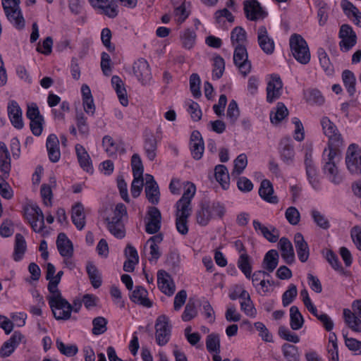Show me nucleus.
I'll list each match as a JSON object with an SVG mask.
<instances>
[{"label":"nucleus","mask_w":361,"mask_h":361,"mask_svg":"<svg viewBox=\"0 0 361 361\" xmlns=\"http://www.w3.org/2000/svg\"><path fill=\"white\" fill-rule=\"evenodd\" d=\"M320 123L324 133L329 138L328 147L324 149V154L328 158L341 157L343 140L336 126L326 116L322 117Z\"/></svg>","instance_id":"1"},{"label":"nucleus","mask_w":361,"mask_h":361,"mask_svg":"<svg viewBox=\"0 0 361 361\" xmlns=\"http://www.w3.org/2000/svg\"><path fill=\"white\" fill-rule=\"evenodd\" d=\"M63 274V271H59L56 276H54V279L49 282L47 286V289L50 293L49 295L47 296V300L51 309H61V308H68V310L66 312H63V317H68V314L70 311V302L63 298L61 295V293L58 288V285L61 281V277Z\"/></svg>","instance_id":"2"},{"label":"nucleus","mask_w":361,"mask_h":361,"mask_svg":"<svg viewBox=\"0 0 361 361\" xmlns=\"http://www.w3.org/2000/svg\"><path fill=\"white\" fill-rule=\"evenodd\" d=\"M126 214V207L123 203H119L116 206L113 216L106 219L108 230L117 238L121 239L125 237L126 231L122 218Z\"/></svg>","instance_id":"3"},{"label":"nucleus","mask_w":361,"mask_h":361,"mask_svg":"<svg viewBox=\"0 0 361 361\" xmlns=\"http://www.w3.org/2000/svg\"><path fill=\"white\" fill-rule=\"evenodd\" d=\"M290 47L293 57L302 64L310 60V52L305 39L300 35L293 34L290 38Z\"/></svg>","instance_id":"4"},{"label":"nucleus","mask_w":361,"mask_h":361,"mask_svg":"<svg viewBox=\"0 0 361 361\" xmlns=\"http://www.w3.org/2000/svg\"><path fill=\"white\" fill-rule=\"evenodd\" d=\"M19 0H2V6L8 20L18 29L25 26V20L19 8Z\"/></svg>","instance_id":"5"},{"label":"nucleus","mask_w":361,"mask_h":361,"mask_svg":"<svg viewBox=\"0 0 361 361\" xmlns=\"http://www.w3.org/2000/svg\"><path fill=\"white\" fill-rule=\"evenodd\" d=\"M155 330L157 343L160 346L168 343L171 334V325L167 316L162 314L157 317L155 322Z\"/></svg>","instance_id":"6"},{"label":"nucleus","mask_w":361,"mask_h":361,"mask_svg":"<svg viewBox=\"0 0 361 361\" xmlns=\"http://www.w3.org/2000/svg\"><path fill=\"white\" fill-rule=\"evenodd\" d=\"M233 61L243 77L247 76L250 73L252 65L248 60L246 47H234Z\"/></svg>","instance_id":"7"},{"label":"nucleus","mask_w":361,"mask_h":361,"mask_svg":"<svg viewBox=\"0 0 361 361\" xmlns=\"http://www.w3.org/2000/svg\"><path fill=\"white\" fill-rule=\"evenodd\" d=\"M283 82L280 76L277 74H272L267 80V101L273 103L278 99L281 94Z\"/></svg>","instance_id":"8"},{"label":"nucleus","mask_w":361,"mask_h":361,"mask_svg":"<svg viewBox=\"0 0 361 361\" xmlns=\"http://www.w3.org/2000/svg\"><path fill=\"white\" fill-rule=\"evenodd\" d=\"M32 230L36 233L42 232L44 228V216L38 205L34 204L25 214Z\"/></svg>","instance_id":"9"},{"label":"nucleus","mask_w":361,"mask_h":361,"mask_svg":"<svg viewBox=\"0 0 361 361\" xmlns=\"http://www.w3.org/2000/svg\"><path fill=\"white\" fill-rule=\"evenodd\" d=\"M341 49L343 51H349L357 42V36L353 28L348 25H343L339 31Z\"/></svg>","instance_id":"10"},{"label":"nucleus","mask_w":361,"mask_h":361,"mask_svg":"<svg viewBox=\"0 0 361 361\" xmlns=\"http://www.w3.org/2000/svg\"><path fill=\"white\" fill-rule=\"evenodd\" d=\"M133 71L136 78L142 85L147 84L152 79L149 65L144 59H140L133 63Z\"/></svg>","instance_id":"11"},{"label":"nucleus","mask_w":361,"mask_h":361,"mask_svg":"<svg viewBox=\"0 0 361 361\" xmlns=\"http://www.w3.org/2000/svg\"><path fill=\"white\" fill-rule=\"evenodd\" d=\"M161 214L155 207H149L147 211V221L145 231L149 234H154L161 228Z\"/></svg>","instance_id":"12"},{"label":"nucleus","mask_w":361,"mask_h":361,"mask_svg":"<svg viewBox=\"0 0 361 361\" xmlns=\"http://www.w3.org/2000/svg\"><path fill=\"white\" fill-rule=\"evenodd\" d=\"M89 2L100 13L109 18H113L118 15V8L113 0H89Z\"/></svg>","instance_id":"13"},{"label":"nucleus","mask_w":361,"mask_h":361,"mask_svg":"<svg viewBox=\"0 0 361 361\" xmlns=\"http://www.w3.org/2000/svg\"><path fill=\"white\" fill-rule=\"evenodd\" d=\"M257 41L259 47L267 54H271L275 48L274 39L269 35L267 28L260 26L257 30Z\"/></svg>","instance_id":"14"},{"label":"nucleus","mask_w":361,"mask_h":361,"mask_svg":"<svg viewBox=\"0 0 361 361\" xmlns=\"http://www.w3.org/2000/svg\"><path fill=\"white\" fill-rule=\"evenodd\" d=\"M102 147L109 156H123L125 149L123 144L115 141L110 135H105L102 139Z\"/></svg>","instance_id":"15"},{"label":"nucleus","mask_w":361,"mask_h":361,"mask_svg":"<svg viewBox=\"0 0 361 361\" xmlns=\"http://www.w3.org/2000/svg\"><path fill=\"white\" fill-rule=\"evenodd\" d=\"M244 9L246 17L250 20H262L267 16V13L256 0L246 1L244 5Z\"/></svg>","instance_id":"16"},{"label":"nucleus","mask_w":361,"mask_h":361,"mask_svg":"<svg viewBox=\"0 0 361 361\" xmlns=\"http://www.w3.org/2000/svg\"><path fill=\"white\" fill-rule=\"evenodd\" d=\"M157 283L159 290L165 295L171 296L176 290L175 284L171 279V276L164 270L157 272Z\"/></svg>","instance_id":"17"},{"label":"nucleus","mask_w":361,"mask_h":361,"mask_svg":"<svg viewBox=\"0 0 361 361\" xmlns=\"http://www.w3.org/2000/svg\"><path fill=\"white\" fill-rule=\"evenodd\" d=\"M191 209L183 208H176V227L179 233L185 235L188 234V218L191 214Z\"/></svg>","instance_id":"18"},{"label":"nucleus","mask_w":361,"mask_h":361,"mask_svg":"<svg viewBox=\"0 0 361 361\" xmlns=\"http://www.w3.org/2000/svg\"><path fill=\"white\" fill-rule=\"evenodd\" d=\"M24 338L23 335L19 331H15L11 338L4 342L0 348V356L6 357L10 356L21 343Z\"/></svg>","instance_id":"19"},{"label":"nucleus","mask_w":361,"mask_h":361,"mask_svg":"<svg viewBox=\"0 0 361 361\" xmlns=\"http://www.w3.org/2000/svg\"><path fill=\"white\" fill-rule=\"evenodd\" d=\"M22 114V110L16 101H11L8 105V118L13 126L18 130L24 126Z\"/></svg>","instance_id":"20"},{"label":"nucleus","mask_w":361,"mask_h":361,"mask_svg":"<svg viewBox=\"0 0 361 361\" xmlns=\"http://www.w3.org/2000/svg\"><path fill=\"white\" fill-rule=\"evenodd\" d=\"M294 243L299 260L301 262H307L310 256V249L302 233H297L295 234Z\"/></svg>","instance_id":"21"},{"label":"nucleus","mask_w":361,"mask_h":361,"mask_svg":"<svg viewBox=\"0 0 361 361\" xmlns=\"http://www.w3.org/2000/svg\"><path fill=\"white\" fill-rule=\"evenodd\" d=\"M81 96L85 112L90 116H93L94 114L96 107L91 90L86 84H83L81 87Z\"/></svg>","instance_id":"22"},{"label":"nucleus","mask_w":361,"mask_h":361,"mask_svg":"<svg viewBox=\"0 0 361 361\" xmlns=\"http://www.w3.org/2000/svg\"><path fill=\"white\" fill-rule=\"evenodd\" d=\"M56 247L60 255L63 257H72L73 246L72 242L64 233H60L56 239Z\"/></svg>","instance_id":"23"},{"label":"nucleus","mask_w":361,"mask_h":361,"mask_svg":"<svg viewBox=\"0 0 361 361\" xmlns=\"http://www.w3.org/2000/svg\"><path fill=\"white\" fill-rule=\"evenodd\" d=\"M324 173L329 180L335 185L340 184L343 180V177L339 172L337 164L334 159H329L323 167Z\"/></svg>","instance_id":"24"},{"label":"nucleus","mask_w":361,"mask_h":361,"mask_svg":"<svg viewBox=\"0 0 361 361\" xmlns=\"http://www.w3.org/2000/svg\"><path fill=\"white\" fill-rule=\"evenodd\" d=\"M190 148L193 158H202L204 145L201 134L195 130L190 136Z\"/></svg>","instance_id":"25"},{"label":"nucleus","mask_w":361,"mask_h":361,"mask_svg":"<svg viewBox=\"0 0 361 361\" xmlns=\"http://www.w3.org/2000/svg\"><path fill=\"white\" fill-rule=\"evenodd\" d=\"M111 85L117 94L121 104L123 106H127L128 105V99L124 82L119 76L113 75L111 78Z\"/></svg>","instance_id":"26"},{"label":"nucleus","mask_w":361,"mask_h":361,"mask_svg":"<svg viewBox=\"0 0 361 361\" xmlns=\"http://www.w3.org/2000/svg\"><path fill=\"white\" fill-rule=\"evenodd\" d=\"M190 12V4L183 1L180 4L174 6L172 18L178 25H181L189 17Z\"/></svg>","instance_id":"27"},{"label":"nucleus","mask_w":361,"mask_h":361,"mask_svg":"<svg viewBox=\"0 0 361 361\" xmlns=\"http://www.w3.org/2000/svg\"><path fill=\"white\" fill-rule=\"evenodd\" d=\"M214 16L216 27L223 30H227L234 21V16L227 8L217 11Z\"/></svg>","instance_id":"28"},{"label":"nucleus","mask_w":361,"mask_h":361,"mask_svg":"<svg viewBox=\"0 0 361 361\" xmlns=\"http://www.w3.org/2000/svg\"><path fill=\"white\" fill-rule=\"evenodd\" d=\"M145 192L148 201L152 204H157L159 202L160 192L158 184L154 180L152 176H149Z\"/></svg>","instance_id":"29"},{"label":"nucleus","mask_w":361,"mask_h":361,"mask_svg":"<svg viewBox=\"0 0 361 361\" xmlns=\"http://www.w3.org/2000/svg\"><path fill=\"white\" fill-rule=\"evenodd\" d=\"M147 290L144 287L138 286L132 292L130 298L133 302L149 308L152 306V302L147 298Z\"/></svg>","instance_id":"30"},{"label":"nucleus","mask_w":361,"mask_h":361,"mask_svg":"<svg viewBox=\"0 0 361 361\" xmlns=\"http://www.w3.org/2000/svg\"><path fill=\"white\" fill-rule=\"evenodd\" d=\"M253 227L256 231H260L262 235L269 242L275 243L279 240V231L274 227L270 228L262 225L259 221H253Z\"/></svg>","instance_id":"31"},{"label":"nucleus","mask_w":361,"mask_h":361,"mask_svg":"<svg viewBox=\"0 0 361 361\" xmlns=\"http://www.w3.org/2000/svg\"><path fill=\"white\" fill-rule=\"evenodd\" d=\"M188 188L185 190L182 197L176 204V208H185V209H191V200L193 198L195 192L196 187L195 184L192 183H188Z\"/></svg>","instance_id":"32"},{"label":"nucleus","mask_w":361,"mask_h":361,"mask_svg":"<svg viewBox=\"0 0 361 361\" xmlns=\"http://www.w3.org/2000/svg\"><path fill=\"white\" fill-rule=\"evenodd\" d=\"M279 245L281 251V257L286 263L290 264L295 261V253L290 241L286 238L279 240Z\"/></svg>","instance_id":"33"},{"label":"nucleus","mask_w":361,"mask_h":361,"mask_svg":"<svg viewBox=\"0 0 361 361\" xmlns=\"http://www.w3.org/2000/svg\"><path fill=\"white\" fill-rule=\"evenodd\" d=\"M273 193L274 188L271 183L267 179L263 180L259 188V196L267 202L276 204L279 200L276 196L273 195Z\"/></svg>","instance_id":"34"},{"label":"nucleus","mask_w":361,"mask_h":361,"mask_svg":"<svg viewBox=\"0 0 361 361\" xmlns=\"http://www.w3.org/2000/svg\"><path fill=\"white\" fill-rule=\"evenodd\" d=\"M71 219L78 230L83 229L85 226V215L82 203L78 202L72 207Z\"/></svg>","instance_id":"35"},{"label":"nucleus","mask_w":361,"mask_h":361,"mask_svg":"<svg viewBox=\"0 0 361 361\" xmlns=\"http://www.w3.org/2000/svg\"><path fill=\"white\" fill-rule=\"evenodd\" d=\"M279 264V253L276 250L268 251L263 259L262 267L263 271H266L269 274L274 271Z\"/></svg>","instance_id":"36"},{"label":"nucleus","mask_w":361,"mask_h":361,"mask_svg":"<svg viewBox=\"0 0 361 361\" xmlns=\"http://www.w3.org/2000/svg\"><path fill=\"white\" fill-rule=\"evenodd\" d=\"M288 115V110L281 102H279L276 106L270 112V121L272 124L278 125Z\"/></svg>","instance_id":"37"},{"label":"nucleus","mask_w":361,"mask_h":361,"mask_svg":"<svg viewBox=\"0 0 361 361\" xmlns=\"http://www.w3.org/2000/svg\"><path fill=\"white\" fill-rule=\"evenodd\" d=\"M343 317L345 322L351 330L361 332V319L359 316L348 309H344Z\"/></svg>","instance_id":"38"},{"label":"nucleus","mask_w":361,"mask_h":361,"mask_svg":"<svg viewBox=\"0 0 361 361\" xmlns=\"http://www.w3.org/2000/svg\"><path fill=\"white\" fill-rule=\"evenodd\" d=\"M212 219V211L208 202H202L200 209L196 212L197 223L202 226H207Z\"/></svg>","instance_id":"39"},{"label":"nucleus","mask_w":361,"mask_h":361,"mask_svg":"<svg viewBox=\"0 0 361 361\" xmlns=\"http://www.w3.org/2000/svg\"><path fill=\"white\" fill-rule=\"evenodd\" d=\"M231 40L233 47H246L247 33L242 27H235L231 32Z\"/></svg>","instance_id":"40"},{"label":"nucleus","mask_w":361,"mask_h":361,"mask_svg":"<svg viewBox=\"0 0 361 361\" xmlns=\"http://www.w3.org/2000/svg\"><path fill=\"white\" fill-rule=\"evenodd\" d=\"M26 249V241L23 235L20 233H16L15 236L14 252L13 256V259L16 262H18L22 259Z\"/></svg>","instance_id":"41"},{"label":"nucleus","mask_w":361,"mask_h":361,"mask_svg":"<svg viewBox=\"0 0 361 361\" xmlns=\"http://www.w3.org/2000/svg\"><path fill=\"white\" fill-rule=\"evenodd\" d=\"M215 178L221 185L222 188L226 190L230 185V176L227 168L224 165H218L215 167Z\"/></svg>","instance_id":"42"},{"label":"nucleus","mask_w":361,"mask_h":361,"mask_svg":"<svg viewBox=\"0 0 361 361\" xmlns=\"http://www.w3.org/2000/svg\"><path fill=\"white\" fill-rule=\"evenodd\" d=\"M180 40L183 48L190 49L195 44L196 33L192 29H185L180 33Z\"/></svg>","instance_id":"43"},{"label":"nucleus","mask_w":361,"mask_h":361,"mask_svg":"<svg viewBox=\"0 0 361 361\" xmlns=\"http://www.w3.org/2000/svg\"><path fill=\"white\" fill-rule=\"evenodd\" d=\"M46 146L49 158H59V141L56 135L51 134L47 137Z\"/></svg>","instance_id":"44"},{"label":"nucleus","mask_w":361,"mask_h":361,"mask_svg":"<svg viewBox=\"0 0 361 361\" xmlns=\"http://www.w3.org/2000/svg\"><path fill=\"white\" fill-rule=\"evenodd\" d=\"M82 301H80L79 300H75L73 301V304L71 305L70 303L71 310L69 311L68 317H63V312H66L68 310V308H61V309H51V311L53 312L54 317L56 320H68L71 318V312L73 311L75 312H78L82 307Z\"/></svg>","instance_id":"45"},{"label":"nucleus","mask_w":361,"mask_h":361,"mask_svg":"<svg viewBox=\"0 0 361 361\" xmlns=\"http://www.w3.org/2000/svg\"><path fill=\"white\" fill-rule=\"evenodd\" d=\"M304 324V318L297 306L290 308V326L293 330H299Z\"/></svg>","instance_id":"46"},{"label":"nucleus","mask_w":361,"mask_h":361,"mask_svg":"<svg viewBox=\"0 0 361 361\" xmlns=\"http://www.w3.org/2000/svg\"><path fill=\"white\" fill-rule=\"evenodd\" d=\"M306 173L310 183L315 189L319 188V180L317 178V172L312 159H305Z\"/></svg>","instance_id":"47"},{"label":"nucleus","mask_w":361,"mask_h":361,"mask_svg":"<svg viewBox=\"0 0 361 361\" xmlns=\"http://www.w3.org/2000/svg\"><path fill=\"white\" fill-rule=\"evenodd\" d=\"M342 80L348 94L351 96L353 95L355 92L356 82L354 73L349 70H345L342 73Z\"/></svg>","instance_id":"48"},{"label":"nucleus","mask_w":361,"mask_h":361,"mask_svg":"<svg viewBox=\"0 0 361 361\" xmlns=\"http://www.w3.org/2000/svg\"><path fill=\"white\" fill-rule=\"evenodd\" d=\"M206 348L208 352L216 354L220 353V336L219 334L212 333L209 334L206 338Z\"/></svg>","instance_id":"49"},{"label":"nucleus","mask_w":361,"mask_h":361,"mask_svg":"<svg viewBox=\"0 0 361 361\" xmlns=\"http://www.w3.org/2000/svg\"><path fill=\"white\" fill-rule=\"evenodd\" d=\"M238 267L245 274L246 278H250L252 266L250 262V257L247 252H243L240 254L238 260Z\"/></svg>","instance_id":"50"},{"label":"nucleus","mask_w":361,"mask_h":361,"mask_svg":"<svg viewBox=\"0 0 361 361\" xmlns=\"http://www.w3.org/2000/svg\"><path fill=\"white\" fill-rule=\"evenodd\" d=\"M281 350L287 361H300V353L298 347L295 345L284 343Z\"/></svg>","instance_id":"51"},{"label":"nucleus","mask_w":361,"mask_h":361,"mask_svg":"<svg viewBox=\"0 0 361 361\" xmlns=\"http://www.w3.org/2000/svg\"><path fill=\"white\" fill-rule=\"evenodd\" d=\"M317 54L320 65L323 70L327 75H331L334 72V67L325 50L323 48H319L317 50Z\"/></svg>","instance_id":"52"},{"label":"nucleus","mask_w":361,"mask_h":361,"mask_svg":"<svg viewBox=\"0 0 361 361\" xmlns=\"http://www.w3.org/2000/svg\"><path fill=\"white\" fill-rule=\"evenodd\" d=\"M86 269L92 286L94 288H97L101 286L102 279L97 267L93 264L88 263Z\"/></svg>","instance_id":"53"},{"label":"nucleus","mask_w":361,"mask_h":361,"mask_svg":"<svg viewBox=\"0 0 361 361\" xmlns=\"http://www.w3.org/2000/svg\"><path fill=\"white\" fill-rule=\"evenodd\" d=\"M225 70V62L222 57L216 56L213 59L212 79L218 80L223 75Z\"/></svg>","instance_id":"54"},{"label":"nucleus","mask_w":361,"mask_h":361,"mask_svg":"<svg viewBox=\"0 0 361 361\" xmlns=\"http://www.w3.org/2000/svg\"><path fill=\"white\" fill-rule=\"evenodd\" d=\"M107 319L103 317H95L92 320L93 328L92 329V334L97 336L105 333L107 330Z\"/></svg>","instance_id":"55"},{"label":"nucleus","mask_w":361,"mask_h":361,"mask_svg":"<svg viewBox=\"0 0 361 361\" xmlns=\"http://www.w3.org/2000/svg\"><path fill=\"white\" fill-rule=\"evenodd\" d=\"M298 290L295 284H290L288 289L282 295V304L284 307L288 306L297 297Z\"/></svg>","instance_id":"56"},{"label":"nucleus","mask_w":361,"mask_h":361,"mask_svg":"<svg viewBox=\"0 0 361 361\" xmlns=\"http://www.w3.org/2000/svg\"><path fill=\"white\" fill-rule=\"evenodd\" d=\"M278 334L281 338L286 341L291 342L293 343H298L300 342L299 336L296 334L291 332L285 326H279Z\"/></svg>","instance_id":"57"},{"label":"nucleus","mask_w":361,"mask_h":361,"mask_svg":"<svg viewBox=\"0 0 361 361\" xmlns=\"http://www.w3.org/2000/svg\"><path fill=\"white\" fill-rule=\"evenodd\" d=\"M56 344L60 353L67 357L74 356L78 351L75 345H66L60 339L56 340Z\"/></svg>","instance_id":"58"},{"label":"nucleus","mask_w":361,"mask_h":361,"mask_svg":"<svg viewBox=\"0 0 361 361\" xmlns=\"http://www.w3.org/2000/svg\"><path fill=\"white\" fill-rule=\"evenodd\" d=\"M292 123L294 125L293 137L296 141L301 142L305 139V129L301 121L294 117L291 119Z\"/></svg>","instance_id":"59"},{"label":"nucleus","mask_w":361,"mask_h":361,"mask_svg":"<svg viewBox=\"0 0 361 361\" xmlns=\"http://www.w3.org/2000/svg\"><path fill=\"white\" fill-rule=\"evenodd\" d=\"M144 148L148 158H154L157 150V141L154 136L151 135L145 139Z\"/></svg>","instance_id":"60"},{"label":"nucleus","mask_w":361,"mask_h":361,"mask_svg":"<svg viewBox=\"0 0 361 361\" xmlns=\"http://www.w3.org/2000/svg\"><path fill=\"white\" fill-rule=\"evenodd\" d=\"M312 216L315 224L321 228L326 230L330 227V224L326 217L317 210L312 211Z\"/></svg>","instance_id":"61"},{"label":"nucleus","mask_w":361,"mask_h":361,"mask_svg":"<svg viewBox=\"0 0 361 361\" xmlns=\"http://www.w3.org/2000/svg\"><path fill=\"white\" fill-rule=\"evenodd\" d=\"M197 314V311L196 310L195 304L194 302H189L185 307V310L182 314V319L184 322H188L195 318Z\"/></svg>","instance_id":"62"},{"label":"nucleus","mask_w":361,"mask_h":361,"mask_svg":"<svg viewBox=\"0 0 361 361\" xmlns=\"http://www.w3.org/2000/svg\"><path fill=\"white\" fill-rule=\"evenodd\" d=\"M326 259L334 270L340 272L341 274L344 273V269L339 262L337 255L334 252L328 250L326 254Z\"/></svg>","instance_id":"63"},{"label":"nucleus","mask_w":361,"mask_h":361,"mask_svg":"<svg viewBox=\"0 0 361 361\" xmlns=\"http://www.w3.org/2000/svg\"><path fill=\"white\" fill-rule=\"evenodd\" d=\"M200 78L197 73H192L190 77V88L194 97L198 98L201 95L200 89Z\"/></svg>","instance_id":"64"}]
</instances>
